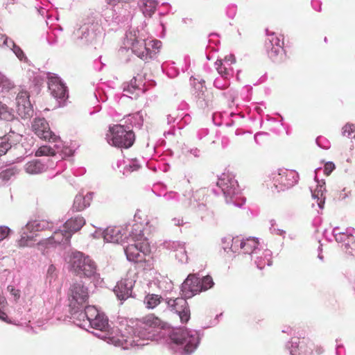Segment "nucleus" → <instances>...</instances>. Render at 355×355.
Instances as JSON below:
<instances>
[{"instance_id":"49530a36","label":"nucleus","mask_w":355,"mask_h":355,"mask_svg":"<svg viewBox=\"0 0 355 355\" xmlns=\"http://www.w3.org/2000/svg\"><path fill=\"white\" fill-rule=\"evenodd\" d=\"M32 233L33 232H31L30 235L27 234V240H28V242L29 243H31V245L33 244V241H36V239H35V236H34L33 234H32Z\"/></svg>"},{"instance_id":"72a5a7b5","label":"nucleus","mask_w":355,"mask_h":355,"mask_svg":"<svg viewBox=\"0 0 355 355\" xmlns=\"http://www.w3.org/2000/svg\"><path fill=\"white\" fill-rule=\"evenodd\" d=\"M347 249H351L349 253L354 254L355 253V241L354 236L350 235L347 237V242L345 244Z\"/></svg>"},{"instance_id":"a19ab883","label":"nucleus","mask_w":355,"mask_h":355,"mask_svg":"<svg viewBox=\"0 0 355 355\" xmlns=\"http://www.w3.org/2000/svg\"><path fill=\"white\" fill-rule=\"evenodd\" d=\"M0 42H2L3 45L6 46H10V45L8 44V38L6 35L1 34L0 35Z\"/></svg>"},{"instance_id":"58836bf2","label":"nucleus","mask_w":355,"mask_h":355,"mask_svg":"<svg viewBox=\"0 0 355 355\" xmlns=\"http://www.w3.org/2000/svg\"><path fill=\"white\" fill-rule=\"evenodd\" d=\"M222 62H228L229 63H231V67H232V64L236 62V58L234 55H228L225 57L223 60H221Z\"/></svg>"},{"instance_id":"a18cd8bd","label":"nucleus","mask_w":355,"mask_h":355,"mask_svg":"<svg viewBox=\"0 0 355 355\" xmlns=\"http://www.w3.org/2000/svg\"><path fill=\"white\" fill-rule=\"evenodd\" d=\"M8 288L10 290V293L13 295H15L17 297H19V291L18 290L15 289L13 287L10 288V286H8Z\"/></svg>"},{"instance_id":"393cba45","label":"nucleus","mask_w":355,"mask_h":355,"mask_svg":"<svg viewBox=\"0 0 355 355\" xmlns=\"http://www.w3.org/2000/svg\"><path fill=\"white\" fill-rule=\"evenodd\" d=\"M92 194L85 196L80 194L76 196L73 205V209L77 211L83 210L85 207L89 206Z\"/></svg>"},{"instance_id":"4be33fe9","label":"nucleus","mask_w":355,"mask_h":355,"mask_svg":"<svg viewBox=\"0 0 355 355\" xmlns=\"http://www.w3.org/2000/svg\"><path fill=\"white\" fill-rule=\"evenodd\" d=\"M26 228L30 233L50 230L53 228V223L47 220H35L28 222L26 225Z\"/></svg>"},{"instance_id":"c85d7f7f","label":"nucleus","mask_w":355,"mask_h":355,"mask_svg":"<svg viewBox=\"0 0 355 355\" xmlns=\"http://www.w3.org/2000/svg\"><path fill=\"white\" fill-rule=\"evenodd\" d=\"M35 155L37 157L54 156L55 155V151L49 146H42L35 152Z\"/></svg>"},{"instance_id":"2eb2a0df","label":"nucleus","mask_w":355,"mask_h":355,"mask_svg":"<svg viewBox=\"0 0 355 355\" xmlns=\"http://www.w3.org/2000/svg\"><path fill=\"white\" fill-rule=\"evenodd\" d=\"M172 340L176 344L184 345V351L187 354L193 352L197 347V338L190 336L185 332H182L181 334H174Z\"/></svg>"},{"instance_id":"20e7f679","label":"nucleus","mask_w":355,"mask_h":355,"mask_svg":"<svg viewBox=\"0 0 355 355\" xmlns=\"http://www.w3.org/2000/svg\"><path fill=\"white\" fill-rule=\"evenodd\" d=\"M131 236L133 243L125 248L127 259L135 263L142 262L145 260V256L150 252L148 240L141 234Z\"/></svg>"},{"instance_id":"4468645a","label":"nucleus","mask_w":355,"mask_h":355,"mask_svg":"<svg viewBox=\"0 0 355 355\" xmlns=\"http://www.w3.org/2000/svg\"><path fill=\"white\" fill-rule=\"evenodd\" d=\"M29 97L28 92L24 90L19 92L17 96V113L22 118H28L33 112Z\"/></svg>"},{"instance_id":"6ab92c4d","label":"nucleus","mask_w":355,"mask_h":355,"mask_svg":"<svg viewBox=\"0 0 355 355\" xmlns=\"http://www.w3.org/2000/svg\"><path fill=\"white\" fill-rule=\"evenodd\" d=\"M132 284L128 279H122L119 282L114 289L117 297L121 300L128 299L132 294Z\"/></svg>"},{"instance_id":"dca6fc26","label":"nucleus","mask_w":355,"mask_h":355,"mask_svg":"<svg viewBox=\"0 0 355 355\" xmlns=\"http://www.w3.org/2000/svg\"><path fill=\"white\" fill-rule=\"evenodd\" d=\"M257 246L258 241L255 239L241 240L239 237L236 236L233 238L231 248L235 251L240 248L244 254H251Z\"/></svg>"},{"instance_id":"9b49d317","label":"nucleus","mask_w":355,"mask_h":355,"mask_svg":"<svg viewBox=\"0 0 355 355\" xmlns=\"http://www.w3.org/2000/svg\"><path fill=\"white\" fill-rule=\"evenodd\" d=\"M160 44L159 41H150L147 44L145 40L135 39L132 44V51L141 59L147 60L152 57V51L149 49L148 46L150 44L153 47L159 48Z\"/></svg>"},{"instance_id":"bb28decb","label":"nucleus","mask_w":355,"mask_h":355,"mask_svg":"<svg viewBox=\"0 0 355 355\" xmlns=\"http://www.w3.org/2000/svg\"><path fill=\"white\" fill-rule=\"evenodd\" d=\"M216 69L223 77L227 78L232 71L233 68L231 67V63L228 62H222L221 60H218L215 63Z\"/></svg>"},{"instance_id":"f257e3e1","label":"nucleus","mask_w":355,"mask_h":355,"mask_svg":"<svg viewBox=\"0 0 355 355\" xmlns=\"http://www.w3.org/2000/svg\"><path fill=\"white\" fill-rule=\"evenodd\" d=\"M69 264L71 271L81 278H92L97 275L96 263L83 252H73L70 256Z\"/></svg>"},{"instance_id":"4c0bfd02","label":"nucleus","mask_w":355,"mask_h":355,"mask_svg":"<svg viewBox=\"0 0 355 355\" xmlns=\"http://www.w3.org/2000/svg\"><path fill=\"white\" fill-rule=\"evenodd\" d=\"M335 169V165L333 162H327L324 165V173L329 175Z\"/></svg>"},{"instance_id":"f8f14e48","label":"nucleus","mask_w":355,"mask_h":355,"mask_svg":"<svg viewBox=\"0 0 355 355\" xmlns=\"http://www.w3.org/2000/svg\"><path fill=\"white\" fill-rule=\"evenodd\" d=\"M32 130L40 139L49 141H55L58 137L50 130L48 122L44 119H36L32 123Z\"/></svg>"},{"instance_id":"423d86ee","label":"nucleus","mask_w":355,"mask_h":355,"mask_svg":"<svg viewBox=\"0 0 355 355\" xmlns=\"http://www.w3.org/2000/svg\"><path fill=\"white\" fill-rule=\"evenodd\" d=\"M71 299L69 306L71 314L78 313L79 310L83 309L89 299L88 289L81 283L73 284L70 288Z\"/></svg>"},{"instance_id":"c756f323","label":"nucleus","mask_w":355,"mask_h":355,"mask_svg":"<svg viewBox=\"0 0 355 355\" xmlns=\"http://www.w3.org/2000/svg\"><path fill=\"white\" fill-rule=\"evenodd\" d=\"M214 283L211 276L207 275L200 279V287H202V291H207L211 288L214 286Z\"/></svg>"},{"instance_id":"5701e85b","label":"nucleus","mask_w":355,"mask_h":355,"mask_svg":"<svg viewBox=\"0 0 355 355\" xmlns=\"http://www.w3.org/2000/svg\"><path fill=\"white\" fill-rule=\"evenodd\" d=\"M83 308H85L84 311H83V309L79 310L80 313L78 314V318L83 319V320L85 318L89 324H90V322H92L93 320H94L98 316V315L101 314V313H99L96 308L94 306L85 305Z\"/></svg>"},{"instance_id":"ea45409f","label":"nucleus","mask_w":355,"mask_h":355,"mask_svg":"<svg viewBox=\"0 0 355 355\" xmlns=\"http://www.w3.org/2000/svg\"><path fill=\"white\" fill-rule=\"evenodd\" d=\"M107 1L109 4L115 6L119 3H127L129 0H107Z\"/></svg>"},{"instance_id":"f03ea898","label":"nucleus","mask_w":355,"mask_h":355,"mask_svg":"<svg viewBox=\"0 0 355 355\" xmlns=\"http://www.w3.org/2000/svg\"><path fill=\"white\" fill-rule=\"evenodd\" d=\"M106 137L109 144L115 147L123 148L131 147L135 140L134 132L127 130L123 125L119 124L110 126Z\"/></svg>"},{"instance_id":"7ed1b4c3","label":"nucleus","mask_w":355,"mask_h":355,"mask_svg":"<svg viewBox=\"0 0 355 355\" xmlns=\"http://www.w3.org/2000/svg\"><path fill=\"white\" fill-rule=\"evenodd\" d=\"M166 322L153 313H150L139 320L137 334L142 339L153 340L159 330L166 327Z\"/></svg>"},{"instance_id":"e433bc0d","label":"nucleus","mask_w":355,"mask_h":355,"mask_svg":"<svg viewBox=\"0 0 355 355\" xmlns=\"http://www.w3.org/2000/svg\"><path fill=\"white\" fill-rule=\"evenodd\" d=\"M10 233V229L7 227L0 226V241L6 239Z\"/></svg>"},{"instance_id":"ddd939ff","label":"nucleus","mask_w":355,"mask_h":355,"mask_svg":"<svg viewBox=\"0 0 355 355\" xmlns=\"http://www.w3.org/2000/svg\"><path fill=\"white\" fill-rule=\"evenodd\" d=\"M200 279L194 274H190L182 284V295L185 298H191L202 292Z\"/></svg>"},{"instance_id":"37998d69","label":"nucleus","mask_w":355,"mask_h":355,"mask_svg":"<svg viewBox=\"0 0 355 355\" xmlns=\"http://www.w3.org/2000/svg\"><path fill=\"white\" fill-rule=\"evenodd\" d=\"M264 254H265V257H269L268 259V263L267 264L268 266H271L272 265V261H271V259H270L271 258V252L270 250H266V251H265Z\"/></svg>"},{"instance_id":"7c9ffc66","label":"nucleus","mask_w":355,"mask_h":355,"mask_svg":"<svg viewBox=\"0 0 355 355\" xmlns=\"http://www.w3.org/2000/svg\"><path fill=\"white\" fill-rule=\"evenodd\" d=\"M11 148L8 139L6 137H0V156L5 155Z\"/></svg>"},{"instance_id":"c9c22d12","label":"nucleus","mask_w":355,"mask_h":355,"mask_svg":"<svg viewBox=\"0 0 355 355\" xmlns=\"http://www.w3.org/2000/svg\"><path fill=\"white\" fill-rule=\"evenodd\" d=\"M18 245L21 248L31 246V243H29L27 240L26 233H23V234L21 236V239L18 241Z\"/></svg>"},{"instance_id":"c03bdc74","label":"nucleus","mask_w":355,"mask_h":355,"mask_svg":"<svg viewBox=\"0 0 355 355\" xmlns=\"http://www.w3.org/2000/svg\"><path fill=\"white\" fill-rule=\"evenodd\" d=\"M198 89L199 90V93H198V95L199 96L200 95V93H202L203 94L205 90H206V87L203 85V84L200 82H198Z\"/></svg>"},{"instance_id":"6e6552de","label":"nucleus","mask_w":355,"mask_h":355,"mask_svg":"<svg viewBox=\"0 0 355 355\" xmlns=\"http://www.w3.org/2000/svg\"><path fill=\"white\" fill-rule=\"evenodd\" d=\"M184 296L183 297H177L175 299H168L166 303L171 308V310L175 312L180 317L182 323H187L191 317V311L189 304Z\"/></svg>"},{"instance_id":"09e8293b","label":"nucleus","mask_w":355,"mask_h":355,"mask_svg":"<svg viewBox=\"0 0 355 355\" xmlns=\"http://www.w3.org/2000/svg\"><path fill=\"white\" fill-rule=\"evenodd\" d=\"M265 264L261 263V261H257V267L260 269H262L264 267Z\"/></svg>"},{"instance_id":"9d476101","label":"nucleus","mask_w":355,"mask_h":355,"mask_svg":"<svg viewBox=\"0 0 355 355\" xmlns=\"http://www.w3.org/2000/svg\"><path fill=\"white\" fill-rule=\"evenodd\" d=\"M217 186L221 189L227 200L232 199L240 193L237 181L226 174H223L218 180Z\"/></svg>"},{"instance_id":"2f4dec72","label":"nucleus","mask_w":355,"mask_h":355,"mask_svg":"<svg viewBox=\"0 0 355 355\" xmlns=\"http://www.w3.org/2000/svg\"><path fill=\"white\" fill-rule=\"evenodd\" d=\"M0 86L3 89L9 91L15 87V84L7 78H1L0 79Z\"/></svg>"},{"instance_id":"1a4fd4ad","label":"nucleus","mask_w":355,"mask_h":355,"mask_svg":"<svg viewBox=\"0 0 355 355\" xmlns=\"http://www.w3.org/2000/svg\"><path fill=\"white\" fill-rule=\"evenodd\" d=\"M313 350L317 354H321L323 352L322 347L315 346L311 341H307L302 338H297L296 340L292 341L291 354L292 355H312Z\"/></svg>"},{"instance_id":"aec40b11","label":"nucleus","mask_w":355,"mask_h":355,"mask_svg":"<svg viewBox=\"0 0 355 355\" xmlns=\"http://www.w3.org/2000/svg\"><path fill=\"white\" fill-rule=\"evenodd\" d=\"M103 238L106 242L119 243L123 241V234L120 227H108L103 232Z\"/></svg>"},{"instance_id":"a211bd4d","label":"nucleus","mask_w":355,"mask_h":355,"mask_svg":"<svg viewBox=\"0 0 355 355\" xmlns=\"http://www.w3.org/2000/svg\"><path fill=\"white\" fill-rule=\"evenodd\" d=\"M71 236H70V233H67L65 231L64 227L62 226V228L55 231L51 236L48 238L45 243L49 244H67L69 243Z\"/></svg>"},{"instance_id":"b1692460","label":"nucleus","mask_w":355,"mask_h":355,"mask_svg":"<svg viewBox=\"0 0 355 355\" xmlns=\"http://www.w3.org/2000/svg\"><path fill=\"white\" fill-rule=\"evenodd\" d=\"M89 325L92 328L101 331H107L109 328L108 320L103 313H101L92 322H90Z\"/></svg>"},{"instance_id":"473e14b6","label":"nucleus","mask_w":355,"mask_h":355,"mask_svg":"<svg viewBox=\"0 0 355 355\" xmlns=\"http://www.w3.org/2000/svg\"><path fill=\"white\" fill-rule=\"evenodd\" d=\"M355 132V125L352 123H347L343 127L342 134L345 137H349Z\"/></svg>"},{"instance_id":"39448f33","label":"nucleus","mask_w":355,"mask_h":355,"mask_svg":"<svg viewBox=\"0 0 355 355\" xmlns=\"http://www.w3.org/2000/svg\"><path fill=\"white\" fill-rule=\"evenodd\" d=\"M297 182L295 173L293 171L281 169L272 173V177L267 181V186L272 183L271 189L277 192L284 191L293 187Z\"/></svg>"},{"instance_id":"f704fd0d","label":"nucleus","mask_w":355,"mask_h":355,"mask_svg":"<svg viewBox=\"0 0 355 355\" xmlns=\"http://www.w3.org/2000/svg\"><path fill=\"white\" fill-rule=\"evenodd\" d=\"M15 175L13 168H8L0 173V178L3 180H8L12 176Z\"/></svg>"},{"instance_id":"a878e982","label":"nucleus","mask_w":355,"mask_h":355,"mask_svg":"<svg viewBox=\"0 0 355 355\" xmlns=\"http://www.w3.org/2000/svg\"><path fill=\"white\" fill-rule=\"evenodd\" d=\"M44 170V164L37 159L28 162L25 165V171L29 174H38L42 173Z\"/></svg>"},{"instance_id":"0eeeda50","label":"nucleus","mask_w":355,"mask_h":355,"mask_svg":"<svg viewBox=\"0 0 355 355\" xmlns=\"http://www.w3.org/2000/svg\"><path fill=\"white\" fill-rule=\"evenodd\" d=\"M266 48L269 57L273 60H277L279 57L281 58L286 53L284 49L283 36L275 33L268 34L266 40Z\"/></svg>"},{"instance_id":"de8ad7c7","label":"nucleus","mask_w":355,"mask_h":355,"mask_svg":"<svg viewBox=\"0 0 355 355\" xmlns=\"http://www.w3.org/2000/svg\"><path fill=\"white\" fill-rule=\"evenodd\" d=\"M7 315L5 312L2 311L1 310H0V319L3 320V321H7Z\"/></svg>"},{"instance_id":"79ce46f5","label":"nucleus","mask_w":355,"mask_h":355,"mask_svg":"<svg viewBox=\"0 0 355 355\" xmlns=\"http://www.w3.org/2000/svg\"><path fill=\"white\" fill-rule=\"evenodd\" d=\"M8 112V107L5 104H2L0 101V115Z\"/></svg>"},{"instance_id":"f3484780","label":"nucleus","mask_w":355,"mask_h":355,"mask_svg":"<svg viewBox=\"0 0 355 355\" xmlns=\"http://www.w3.org/2000/svg\"><path fill=\"white\" fill-rule=\"evenodd\" d=\"M49 89L56 98L62 99L67 96V87L57 78H51L49 80Z\"/></svg>"},{"instance_id":"412c9836","label":"nucleus","mask_w":355,"mask_h":355,"mask_svg":"<svg viewBox=\"0 0 355 355\" xmlns=\"http://www.w3.org/2000/svg\"><path fill=\"white\" fill-rule=\"evenodd\" d=\"M85 224V220L84 218L77 216L67 220L63 225V227L67 233H70V236H71L73 234L79 231Z\"/></svg>"},{"instance_id":"cd10ccee","label":"nucleus","mask_w":355,"mask_h":355,"mask_svg":"<svg viewBox=\"0 0 355 355\" xmlns=\"http://www.w3.org/2000/svg\"><path fill=\"white\" fill-rule=\"evenodd\" d=\"M162 300V296L155 294H148L144 298V303L148 309H154Z\"/></svg>"}]
</instances>
